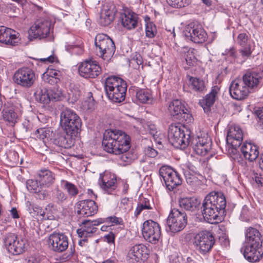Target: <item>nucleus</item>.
<instances>
[{"label":"nucleus","mask_w":263,"mask_h":263,"mask_svg":"<svg viewBox=\"0 0 263 263\" xmlns=\"http://www.w3.org/2000/svg\"><path fill=\"white\" fill-rule=\"evenodd\" d=\"M102 145L107 153L121 155V160L129 162L132 158L127 153L130 148V138L124 132L119 129H107L103 134Z\"/></svg>","instance_id":"f257e3e1"},{"label":"nucleus","mask_w":263,"mask_h":263,"mask_svg":"<svg viewBox=\"0 0 263 263\" xmlns=\"http://www.w3.org/2000/svg\"><path fill=\"white\" fill-rule=\"evenodd\" d=\"M226 199L223 193L212 192L205 197L202 211L204 219L209 223L217 222L219 215L223 214L226 207Z\"/></svg>","instance_id":"f03ea898"},{"label":"nucleus","mask_w":263,"mask_h":263,"mask_svg":"<svg viewBox=\"0 0 263 263\" xmlns=\"http://www.w3.org/2000/svg\"><path fill=\"white\" fill-rule=\"evenodd\" d=\"M60 121L67 134L77 137L80 133L81 120L72 110L67 108L64 109L61 113Z\"/></svg>","instance_id":"7ed1b4c3"},{"label":"nucleus","mask_w":263,"mask_h":263,"mask_svg":"<svg viewBox=\"0 0 263 263\" xmlns=\"http://www.w3.org/2000/svg\"><path fill=\"white\" fill-rule=\"evenodd\" d=\"M95 44L97 55L104 60L110 59L115 53V43L111 38L105 34L97 35Z\"/></svg>","instance_id":"20e7f679"},{"label":"nucleus","mask_w":263,"mask_h":263,"mask_svg":"<svg viewBox=\"0 0 263 263\" xmlns=\"http://www.w3.org/2000/svg\"><path fill=\"white\" fill-rule=\"evenodd\" d=\"M187 221L186 214L184 212L173 209L167 219L166 230L173 234L178 233L184 229Z\"/></svg>","instance_id":"39448f33"},{"label":"nucleus","mask_w":263,"mask_h":263,"mask_svg":"<svg viewBox=\"0 0 263 263\" xmlns=\"http://www.w3.org/2000/svg\"><path fill=\"white\" fill-rule=\"evenodd\" d=\"M215 243L213 233L209 231H202L198 233L194 237L193 245L197 251L205 255L209 253Z\"/></svg>","instance_id":"423d86ee"},{"label":"nucleus","mask_w":263,"mask_h":263,"mask_svg":"<svg viewBox=\"0 0 263 263\" xmlns=\"http://www.w3.org/2000/svg\"><path fill=\"white\" fill-rule=\"evenodd\" d=\"M13 82L22 87L27 89L33 86L36 77L33 70L28 67H23L16 70L13 77Z\"/></svg>","instance_id":"0eeeda50"},{"label":"nucleus","mask_w":263,"mask_h":263,"mask_svg":"<svg viewBox=\"0 0 263 263\" xmlns=\"http://www.w3.org/2000/svg\"><path fill=\"white\" fill-rule=\"evenodd\" d=\"M168 138L170 142L176 147L185 148L190 142L189 133L185 134L179 125L171 124L169 126Z\"/></svg>","instance_id":"6e6552de"},{"label":"nucleus","mask_w":263,"mask_h":263,"mask_svg":"<svg viewBox=\"0 0 263 263\" xmlns=\"http://www.w3.org/2000/svg\"><path fill=\"white\" fill-rule=\"evenodd\" d=\"M159 174L163 179L166 188L170 191L182 183V178L179 173L169 166H161L159 169Z\"/></svg>","instance_id":"1a4fd4ad"},{"label":"nucleus","mask_w":263,"mask_h":263,"mask_svg":"<svg viewBox=\"0 0 263 263\" xmlns=\"http://www.w3.org/2000/svg\"><path fill=\"white\" fill-rule=\"evenodd\" d=\"M142 232L144 238L153 244H156L161 236L160 225L152 220L144 222Z\"/></svg>","instance_id":"9d476101"},{"label":"nucleus","mask_w":263,"mask_h":263,"mask_svg":"<svg viewBox=\"0 0 263 263\" xmlns=\"http://www.w3.org/2000/svg\"><path fill=\"white\" fill-rule=\"evenodd\" d=\"M188 40L195 43H202L208 39V35L201 25L194 23L188 25L184 31Z\"/></svg>","instance_id":"9b49d317"},{"label":"nucleus","mask_w":263,"mask_h":263,"mask_svg":"<svg viewBox=\"0 0 263 263\" xmlns=\"http://www.w3.org/2000/svg\"><path fill=\"white\" fill-rule=\"evenodd\" d=\"M51 23L47 20L41 18L36 21L28 31L30 40L46 37L50 33Z\"/></svg>","instance_id":"f8f14e48"},{"label":"nucleus","mask_w":263,"mask_h":263,"mask_svg":"<svg viewBox=\"0 0 263 263\" xmlns=\"http://www.w3.org/2000/svg\"><path fill=\"white\" fill-rule=\"evenodd\" d=\"M168 109L170 114L177 119L184 120L187 122H191L192 120V116L190 114L189 110L178 99H175L171 102L168 106Z\"/></svg>","instance_id":"ddd939ff"},{"label":"nucleus","mask_w":263,"mask_h":263,"mask_svg":"<svg viewBox=\"0 0 263 263\" xmlns=\"http://www.w3.org/2000/svg\"><path fill=\"white\" fill-rule=\"evenodd\" d=\"M4 242L7 251L13 255L22 254L25 251V241L14 234H8L5 237Z\"/></svg>","instance_id":"4468645a"},{"label":"nucleus","mask_w":263,"mask_h":263,"mask_svg":"<svg viewBox=\"0 0 263 263\" xmlns=\"http://www.w3.org/2000/svg\"><path fill=\"white\" fill-rule=\"evenodd\" d=\"M78 71L80 75L85 78H95L101 71V68L98 62L93 60H86L79 66Z\"/></svg>","instance_id":"2eb2a0df"},{"label":"nucleus","mask_w":263,"mask_h":263,"mask_svg":"<svg viewBox=\"0 0 263 263\" xmlns=\"http://www.w3.org/2000/svg\"><path fill=\"white\" fill-rule=\"evenodd\" d=\"M211 146V140L206 135L201 137H198L193 148L197 154L204 156H207V158H210L215 155V152Z\"/></svg>","instance_id":"dca6fc26"},{"label":"nucleus","mask_w":263,"mask_h":263,"mask_svg":"<svg viewBox=\"0 0 263 263\" xmlns=\"http://www.w3.org/2000/svg\"><path fill=\"white\" fill-rule=\"evenodd\" d=\"M0 42L11 46H18L21 44L20 34L13 29L1 26Z\"/></svg>","instance_id":"f3484780"},{"label":"nucleus","mask_w":263,"mask_h":263,"mask_svg":"<svg viewBox=\"0 0 263 263\" xmlns=\"http://www.w3.org/2000/svg\"><path fill=\"white\" fill-rule=\"evenodd\" d=\"M105 219L102 218H98L95 220H84L80 224V228L77 230V233L80 238H87L97 232L96 226L105 222Z\"/></svg>","instance_id":"a211bd4d"},{"label":"nucleus","mask_w":263,"mask_h":263,"mask_svg":"<svg viewBox=\"0 0 263 263\" xmlns=\"http://www.w3.org/2000/svg\"><path fill=\"white\" fill-rule=\"evenodd\" d=\"M48 243L53 251L62 252L68 247V239L67 237L63 234L53 233L49 236Z\"/></svg>","instance_id":"6ab92c4d"},{"label":"nucleus","mask_w":263,"mask_h":263,"mask_svg":"<svg viewBox=\"0 0 263 263\" xmlns=\"http://www.w3.org/2000/svg\"><path fill=\"white\" fill-rule=\"evenodd\" d=\"M77 213L81 217H89L96 214L98 211V206L94 200H83L77 203Z\"/></svg>","instance_id":"aec40b11"},{"label":"nucleus","mask_w":263,"mask_h":263,"mask_svg":"<svg viewBox=\"0 0 263 263\" xmlns=\"http://www.w3.org/2000/svg\"><path fill=\"white\" fill-rule=\"evenodd\" d=\"M229 91L231 96L238 100L245 99L250 92L241 79H235L231 82Z\"/></svg>","instance_id":"412c9836"},{"label":"nucleus","mask_w":263,"mask_h":263,"mask_svg":"<svg viewBox=\"0 0 263 263\" xmlns=\"http://www.w3.org/2000/svg\"><path fill=\"white\" fill-rule=\"evenodd\" d=\"M243 139V133L241 129L237 125H232L227 133V142L232 148V152L236 151L240 146Z\"/></svg>","instance_id":"4be33fe9"},{"label":"nucleus","mask_w":263,"mask_h":263,"mask_svg":"<svg viewBox=\"0 0 263 263\" xmlns=\"http://www.w3.org/2000/svg\"><path fill=\"white\" fill-rule=\"evenodd\" d=\"M117 10L112 4H106L103 6L100 12L99 24L103 26L110 25L114 20Z\"/></svg>","instance_id":"5701e85b"},{"label":"nucleus","mask_w":263,"mask_h":263,"mask_svg":"<svg viewBox=\"0 0 263 263\" xmlns=\"http://www.w3.org/2000/svg\"><path fill=\"white\" fill-rule=\"evenodd\" d=\"M147 248L144 245H136L129 250L126 260L128 263H141L142 257L147 254Z\"/></svg>","instance_id":"b1692460"},{"label":"nucleus","mask_w":263,"mask_h":263,"mask_svg":"<svg viewBox=\"0 0 263 263\" xmlns=\"http://www.w3.org/2000/svg\"><path fill=\"white\" fill-rule=\"evenodd\" d=\"M116 177L114 174L104 172L100 174L99 184L101 189L108 194L116 189Z\"/></svg>","instance_id":"393cba45"},{"label":"nucleus","mask_w":263,"mask_h":263,"mask_svg":"<svg viewBox=\"0 0 263 263\" xmlns=\"http://www.w3.org/2000/svg\"><path fill=\"white\" fill-rule=\"evenodd\" d=\"M249 36L246 33H240L237 37V43L241 46V48L239 50V52L243 61L246 60L252 54L251 45L249 42Z\"/></svg>","instance_id":"a878e982"},{"label":"nucleus","mask_w":263,"mask_h":263,"mask_svg":"<svg viewBox=\"0 0 263 263\" xmlns=\"http://www.w3.org/2000/svg\"><path fill=\"white\" fill-rule=\"evenodd\" d=\"M220 87L218 86H214L212 87L210 92L200 101V104L205 112L209 113L210 112L211 107L217 99Z\"/></svg>","instance_id":"bb28decb"},{"label":"nucleus","mask_w":263,"mask_h":263,"mask_svg":"<svg viewBox=\"0 0 263 263\" xmlns=\"http://www.w3.org/2000/svg\"><path fill=\"white\" fill-rule=\"evenodd\" d=\"M263 254V249L261 246L247 245L245 248L243 255L245 258L251 262L258 261Z\"/></svg>","instance_id":"cd10ccee"},{"label":"nucleus","mask_w":263,"mask_h":263,"mask_svg":"<svg viewBox=\"0 0 263 263\" xmlns=\"http://www.w3.org/2000/svg\"><path fill=\"white\" fill-rule=\"evenodd\" d=\"M138 16L137 14L129 10L121 13L120 20L122 25L127 29H132L137 26Z\"/></svg>","instance_id":"c85d7f7f"},{"label":"nucleus","mask_w":263,"mask_h":263,"mask_svg":"<svg viewBox=\"0 0 263 263\" xmlns=\"http://www.w3.org/2000/svg\"><path fill=\"white\" fill-rule=\"evenodd\" d=\"M240 151L245 159L251 162L255 160L259 155L258 147L250 142L244 143Z\"/></svg>","instance_id":"c756f323"},{"label":"nucleus","mask_w":263,"mask_h":263,"mask_svg":"<svg viewBox=\"0 0 263 263\" xmlns=\"http://www.w3.org/2000/svg\"><path fill=\"white\" fill-rule=\"evenodd\" d=\"M70 134L66 133L58 134L53 139V143L55 145L64 148H69L74 144V138Z\"/></svg>","instance_id":"7c9ffc66"},{"label":"nucleus","mask_w":263,"mask_h":263,"mask_svg":"<svg viewBox=\"0 0 263 263\" xmlns=\"http://www.w3.org/2000/svg\"><path fill=\"white\" fill-rule=\"evenodd\" d=\"M261 77L258 73L255 72H247L242 77V81L249 90L256 88L258 85L260 80Z\"/></svg>","instance_id":"2f4dec72"},{"label":"nucleus","mask_w":263,"mask_h":263,"mask_svg":"<svg viewBox=\"0 0 263 263\" xmlns=\"http://www.w3.org/2000/svg\"><path fill=\"white\" fill-rule=\"evenodd\" d=\"M246 241L248 245L262 247V240L260 232L256 229L250 227L246 232Z\"/></svg>","instance_id":"473e14b6"},{"label":"nucleus","mask_w":263,"mask_h":263,"mask_svg":"<svg viewBox=\"0 0 263 263\" xmlns=\"http://www.w3.org/2000/svg\"><path fill=\"white\" fill-rule=\"evenodd\" d=\"M184 174L187 183L194 189H197L203 184L204 178L202 175L190 171H186Z\"/></svg>","instance_id":"72a5a7b5"},{"label":"nucleus","mask_w":263,"mask_h":263,"mask_svg":"<svg viewBox=\"0 0 263 263\" xmlns=\"http://www.w3.org/2000/svg\"><path fill=\"white\" fill-rule=\"evenodd\" d=\"M126 90L127 85H121L120 87L106 91V93L109 100L116 103H120L125 100Z\"/></svg>","instance_id":"f704fd0d"},{"label":"nucleus","mask_w":263,"mask_h":263,"mask_svg":"<svg viewBox=\"0 0 263 263\" xmlns=\"http://www.w3.org/2000/svg\"><path fill=\"white\" fill-rule=\"evenodd\" d=\"M37 176V179L40 184L44 187H48L54 182V177L53 174L49 170H41Z\"/></svg>","instance_id":"c9c22d12"},{"label":"nucleus","mask_w":263,"mask_h":263,"mask_svg":"<svg viewBox=\"0 0 263 263\" xmlns=\"http://www.w3.org/2000/svg\"><path fill=\"white\" fill-rule=\"evenodd\" d=\"M179 204L181 208L186 211H194L198 208L200 201L194 197L183 198L179 199Z\"/></svg>","instance_id":"e433bc0d"},{"label":"nucleus","mask_w":263,"mask_h":263,"mask_svg":"<svg viewBox=\"0 0 263 263\" xmlns=\"http://www.w3.org/2000/svg\"><path fill=\"white\" fill-rule=\"evenodd\" d=\"M126 83L122 79L115 76L107 77L105 82V89L106 91H109L111 90L119 88L121 85H126Z\"/></svg>","instance_id":"4c0bfd02"},{"label":"nucleus","mask_w":263,"mask_h":263,"mask_svg":"<svg viewBox=\"0 0 263 263\" xmlns=\"http://www.w3.org/2000/svg\"><path fill=\"white\" fill-rule=\"evenodd\" d=\"M34 96L37 101L45 104L50 102V91L45 88H37L34 92Z\"/></svg>","instance_id":"58836bf2"},{"label":"nucleus","mask_w":263,"mask_h":263,"mask_svg":"<svg viewBox=\"0 0 263 263\" xmlns=\"http://www.w3.org/2000/svg\"><path fill=\"white\" fill-rule=\"evenodd\" d=\"M3 119L14 125L17 122L18 116L12 107L5 108L2 111Z\"/></svg>","instance_id":"ea45409f"},{"label":"nucleus","mask_w":263,"mask_h":263,"mask_svg":"<svg viewBox=\"0 0 263 263\" xmlns=\"http://www.w3.org/2000/svg\"><path fill=\"white\" fill-rule=\"evenodd\" d=\"M61 185L67 191L69 196L74 197L79 193L77 187L67 180H62L61 181Z\"/></svg>","instance_id":"a19ab883"},{"label":"nucleus","mask_w":263,"mask_h":263,"mask_svg":"<svg viewBox=\"0 0 263 263\" xmlns=\"http://www.w3.org/2000/svg\"><path fill=\"white\" fill-rule=\"evenodd\" d=\"M191 84L190 87L194 91L202 92L205 88L204 82L197 78L191 77L190 79Z\"/></svg>","instance_id":"79ce46f5"},{"label":"nucleus","mask_w":263,"mask_h":263,"mask_svg":"<svg viewBox=\"0 0 263 263\" xmlns=\"http://www.w3.org/2000/svg\"><path fill=\"white\" fill-rule=\"evenodd\" d=\"M146 126V127L145 128L146 130L148 132L149 134L153 136L156 142L160 143L161 142L160 140L161 139L160 137L163 135H161L160 133L158 132L156 126L151 122H147Z\"/></svg>","instance_id":"37998d69"},{"label":"nucleus","mask_w":263,"mask_h":263,"mask_svg":"<svg viewBox=\"0 0 263 263\" xmlns=\"http://www.w3.org/2000/svg\"><path fill=\"white\" fill-rule=\"evenodd\" d=\"M27 210L32 217H35L38 215L43 216L44 214L43 210L39 206L31 203L30 201H27L26 203Z\"/></svg>","instance_id":"c03bdc74"},{"label":"nucleus","mask_w":263,"mask_h":263,"mask_svg":"<svg viewBox=\"0 0 263 263\" xmlns=\"http://www.w3.org/2000/svg\"><path fill=\"white\" fill-rule=\"evenodd\" d=\"M102 218L105 219V222H111L112 226H119V228L121 229H123L124 227L123 220L121 217L114 216Z\"/></svg>","instance_id":"a18cd8bd"},{"label":"nucleus","mask_w":263,"mask_h":263,"mask_svg":"<svg viewBox=\"0 0 263 263\" xmlns=\"http://www.w3.org/2000/svg\"><path fill=\"white\" fill-rule=\"evenodd\" d=\"M157 30L155 24L153 23H148L145 24V34L146 36L152 39L157 34Z\"/></svg>","instance_id":"49530a36"},{"label":"nucleus","mask_w":263,"mask_h":263,"mask_svg":"<svg viewBox=\"0 0 263 263\" xmlns=\"http://www.w3.org/2000/svg\"><path fill=\"white\" fill-rule=\"evenodd\" d=\"M168 4L174 8H180L188 6L191 0H166Z\"/></svg>","instance_id":"de8ad7c7"},{"label":"nucleus","mask_w":263,"mask_h":263,"mask_svg":"<svg viewBox=\"0 0 263 263\" xmlns=\"http://www.w3.org/2000/svg\"><path fill=\"white\" fill-rule=\"evenodd\" d=\"M136 97L140 102L145 103L151 99V95L148 91L141 89L137 92Z\"/></svg>","instance_id":"09e8293b"},{"label":"nucleus","mask_w":263,"mask_h":263,"mask_svg":"<svg viewBox=\"0 0 263 263\" xmlns=\"http://www.w3.org/2000/svg\"><path fill=\"white\" fill-rule=\"evenodd\" d=\"M67 198V195L59 189L55 190L53 193V199L58 203L63 202Z\"/></svg>","instance_id":"8fccbe9b"},{"label":"nucleus","mask_w":263,"mask_h":263,"mask_svg":"<svg viewBox=\"0 0 263 263\" xmlns=\"http://www.w3.org/2000/svg\"><path fill=\"white\" fill-rule=\"evenodd\" d=\"M68 93V100L72 103L76 102L81 96V91L78 88L70 89Z\"/></svg>","instance_id":"3c124183"},{"label":"nucleus","mask_w":263,"mask_h":263,"mask_svg":"<svg viewBox=\"0 0 263 263\" xmlns=\"http://www.w3.org/2000/svg\"><path fill=\"white\" fill-rule=\"evenodd\" d=\"M26 187L28 190L31 193L37 192L39 185L37 180L29 179L26 181Z\"/></svg>","instance_id":"603ef678"},{"label":"nucleus","mask_w":263,"mask_h":263,"mask_svg":"<svg viewBox=\"0 0 263 263\" xmlns=\"http://www.w3.org/2000/svg\"><path fill=\"white\" fill-rule=\"evenodd\" d=\"M50 134V130L45 128L37 129L34 134L36 138L41 140H44L45 138L48 137Z\"/></svg>","instance_id":"864d4df0"},{"label":"nucleus","mask_w":263,"mask_h":263,"mask_svg":"<svg viewBox=\"0 0 263 263\" xmlns=\"http://www.w3.org/2000/svg\"><path fill=\"white\" fill-rule=\"evenodd\" d=\"M140 162L144 163L143 169L146 171H153L155 168V162L150 158H146L145 160H141Z\"/></svg>","instance_id":"5fc2aeb1"},{"label":"nucleus","mask_w":263,"mask_h":263,"mask_svg":"<svg viewBox=\"0 0 263 263\" xmlns=\"http://www.w3.org/2000/svg\"><path fill=\"white\" fill-rule=\"evenodd\" d=\"M41 257L38 254H31L25 259L24 263H40Z\"/></svg>","instance_id":"6e6d98bb"},{"label":"nucleus","mask_w":263,"mask_h":263,"mask_svg":"<svg viewBox=\"0 0 263 263\" xmlns=\"http://www.w3.org/2000/svg\"><path fill=\"white\" fill-rule=\"evenodd\" d=\"M186 64L190 66H193L196 62V58L194 55L193 51L189 50L185 57Z\"/></svg>","instance_id":"4d7b16f0"},{"label":"nucleus","mask_w":263,"mask_h":263,"mask_svg":"<svg viewBox=\"0 0 263 263\" xmlns=\"http://www.w3.org/2000/svg\"><path fill=\"white\" fill-rule=\"evenodd\" d=\"M45 73L51 78H57L58 81H60L61 77V72L59 70L56 69L48 68Z\"/></svg>","instance_id":"13d9d810"},{"label":"nucleus","mask_w":263,"mask_h":263,"mask_svg":"<svg viewBox=\"0 0 263 263\" xmlns=\"http://www.w3.org/2000/svg\"><path fill=\"white\" fill-rule=\"evenodd\" d=\"M42 79L45 83H49L51 85L55 84L59 82L57 81V78H51L46 73H43Z\"/></svg>","instance_id":"bf43d9fd"},{"label":"nucleus","mask_w":263,"mask_h":263,"mask_svg":"<svg viewBox=\"0 0 263 263\" xmlns=\"http://www.w3.org/2000/svg\"><path fill=\"white\" fill-rule=\"evenodd\" d=\"M146 155L149 158H155L158 155V152L155 149L151 147H147L145 151Z\"/></svg>","instance_id":"052dcab7"},{"label":"nucleus","mask_w":263,"mask_h":263,"mask_svg":"<svg viewBox=\"0 0 263 263\" xmlns=\"http://www.w3.org/2000/svg\"><path fill=\"white\" fill-rule=\"evenodd\" d=\"M144 210H149L147 206L144 205L143 204L138 203L137 208L134 212V215L136 217H137Z\"/></svg>","instance_id":"680f3d73"},{"label":"nucleus","mask_w":263,"mask_h":263,"mask_svg":"<svg viewBox=\"0 0 263 263\" xmlns=\"http://www.w3.org/2000/svg\"><path fill=\"white\" fill-rule=\"evenodd\" d=\"M49 91H50V101H56L60 99L61 93L59 91H57L55 92L54 90H49Z\"/></svg>","instance_id":"e2e57ef3"},{"label":"nucleus","mask_w":263,"mask_h":263,"mask_svg":"<svg viewBox=\"0 0 263 263\" xmlns=\"http://www.w3.org/2000/svg\"><path fill=\"white\" fill-rule=\"evenodd\" d=\"M253 178L258 184L263 186V174L257 173H254Z\"/></svg>","instance_id":"0e129e2a"},{"label":"nucleus","mask_w":263,"mask_h":263,"mask_svg":"<svg viewBox=\"0 0 263 263\" xmlns=\"http://www.w3.org/2000/svg\"><path fill=\"white\" fill-rule=\"evenodd\" d=\"M41 62L46 63H51L57 61V58L54 55H50L46 58L40 59Z\"/></svg>","instance_id":"69168bd1"},{"label":"nucleus","mask_w":263,"mask_h":263,"mask_svg":"<svg viewBox=\"0 0 263 263\" xmlns=\"http://www.w3.org/2000/svg\"><path fill=\"white\" fill-rule=\"evenodd\" d=\"M138 203L143 204L148 208V209H153V204L149 200V199L146 198H141Z\"/></svg>","instance_id":"338daca9"},{"label":"nucleus","mask_w":263,"mask_h":263,"mask_svg":"<svg viewBox=\"0 0 263 263\" xmlns=\"http://www.w3.org/2000/svg\"><path fill=\"white\" fill-rule=\"evenodd\" d=\"M254 112L260 120H263V105L254 108Z\"/></svg>","instance_id":"774afa93"}]
</instances>
